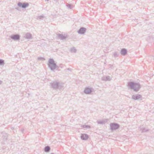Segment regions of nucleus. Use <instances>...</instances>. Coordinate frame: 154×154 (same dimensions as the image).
<instances>
[{
	"label": "nucleus",
	"instance_id": "obj_10",
	"mask_svg": "<svg viewBox=\"0 0 154 154\" xmlns=\"http://www.w3.org/2000/svg\"><path fill=\"white\" fill-rule=\"evenodd\" d=\"M50 149V148L49 146H46L45 148V152H47L49 151Z\"/></svg>",
	"mask_w": 154,
	"mask_h": 154
},
{
	"label": "nucleus",
	"instance_id": "obj_3",
	"mask_svg": "<svg viewBox=\"0 0 154 154\" xmlns=\"http://www.w3.org/2000/svg\"><path fill=\"white\" fill-rule=\"evenodd\" d=\"M18 5L20 7H21L23 8H25L27 7L28 5L27 3H19L18 4Z\"/></svg>",
	"mask_w": 154,
	"mask_h": 154
},
{
	"label": "nucleus",
	"instance_id": "obj_1",
	"mask_svg": "<svg viewBox=\"0 0 154 154\" xmlns=\"http://www.w3.org/2000/svg\"><path fill=\"white\" fill-rule=\"evenodd\" d=\"M129 85L132 89H134L135 91H137L139 88V85L137 84H134L132 82H130Z\"/></svg>",
	"mask_w": 154,
	"mask_h": 154
},
{
	"label": "nucleus",
	"instance_id": "obj_9",
	"mask_svg": "<svg viewBox=\"0 0 154 154\" xmlns=\"http://www.w3.org/2000/svg\"><path fill=\"white\" fill-rule=\"evenodd\" d=\"M127 52L126 50L122 49L121 51V54L123 55H125L126 54Z\"/></svg>",
	"mask_w": 154,
	"mask_h": 154
},
{
	"label": "nucleus",
	"instance_id": "obj_6",
	"mask_svg": "<svg viewBox=\"0 0 154 154\" xmlns=\"http://www.w3.org/2000/svg\"><path fill=\"white\" fill-rule=\"evenodd\" d=\"M91 92V90L89 88H86L85 90V92L86 94H89Z\"/></svg>",
	"mask_w": 154,
	"mask_h": 154
},
{
	"label": "nucleus",
	"instance_id": "obj_11",
	"mask_svg": "<svg viewBox=\"0 0 154 154\" xmlns=\"http://www.w3.org/2000/svg\"><path fill=\"white\" fill-rule=\"evenodd\" d=\"M4 61L2 60H0V64H1L3 63Z\"/></svg>",
	"mask_w": 154,
	"mask_h": 154
},
{
	"label": "nucleus",
	"instance_id": "obj_8",
	"mask_svg": "<svg viewBox=\"0 0 154 154\" xmlns=\"http://www.w3.org/2000/svg\"><path fill=\"white\" fill-rule=\"evenodd\" d=\"M11 38L14 39H18L19 38V36L18 35H15L11 37Z\"/></svg>",
	"mask_w": 154,
	"mask_h": 154
},
{
	"label": "nucleus",
	"instance_id": "obj_4",
	"mask_svg": "<svg viewBox=\"0 0 154 154\" xmlns=\"http://www.w3.org/2000/svg\"><path fill=\"white\" fill-rule=\"evenodd\" d=\"M112 129H116L118 128L119 126L118 125L115 124H112L111 125Z\"/></svg>",
	"mask_w": 154,
	"mask_h": 154
},
{
	"label": "nucleus",
	"instance_id": "obj_7",
	"mask_svg": "<svg viewBox=\"0 0 154 154\" xmlns=\"http://www.w3.org/2000/svg\"><path fill=\"white\" fill-rule=\"evenodd\" d=\"M85 31V29L84 28H81L79 31V33L80 34L84 33Z\"/></svg>",
	"mask_w": 154,
	"mask_h": 154
},
{
	"label": "nucleus",
	"instance_id": "obj_2",
	"mask_svg": "<svg viewBox=\"0 0 154 154\" xmlns=\"http://www.w3.org/2000/svg\"><path fill=\"white\" fill-rule=\"evenodd\" d=\"M49 66L51 67V69L54 68L55 66V65L54 63L53 60L52 59H50L49 60Z\"/></svg>",
	"mask_w": 154,
	"mask_h": 154
},
{
	"label": "nucleus",
	"instance_id": "obj_5",
	"mask_svg": "<svg viewBox=\"0 0 154 154\" xmlns=\"http://www.w3.org/2000/svg\"><path fill=\"white\" fill-rule=\"evenodd\" d=\"M88 136L86 134H82L81 136V138L83 140H86L88 138Z\"/></svg>",
	"mask_w": 154,
	"mask_h": 154
}]
</instances>
